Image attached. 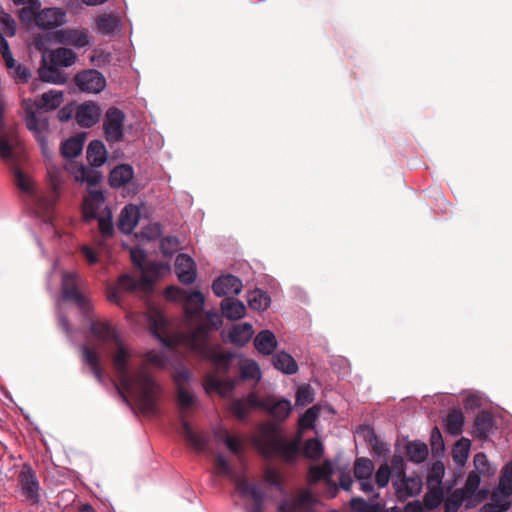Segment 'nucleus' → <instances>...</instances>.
Listing matches in <instances>:
<instances>
[{"instance_id": "11", "label": "nucleus", "mask_w": 512, "mask_h": 512, "mask_svg": "<svg viewBox=\"0 0 512 512\" xmlns=\"http://www.w3.org/2000/svg\"><path fill=\"white\" fill-rule=\"evenodd\" d=\"M248 402L281 421L290 415L292 409L290 401L286 399L275 401L272 397L259 398L255 392L248 394Z\"/></svg>"}, {"instance_id": "58", "label": "nucleus", "mask_w": 512, "mask_h": 512, "mask_svg": "<svg viewBox=\"0 0 512 512\" xmlns=\"http://www.w3.org/2000/svg\"><path fill=\"white\" fill-rule=\"evenodd\" d=\"M480 485V476L477 472L471 471L468 474L464 485V491H466V496L470 499L478 490Z\"/></svg>"}, {"instance_id": "57", "label": "nucleus", "mask_w": 512, "mask_h": 512, "mask_svg": "<svg viewBox=\"0 0 512 512\" xmlns=\"http://www.w3.org/2000/svg\"><path fill=\"white\" fill-rule=\"evenodd\" d=\"M264 479L269 485L275 487L281 493L285 492L284 487L281 482L280 473L277 469L272 468V467L266 468V470L264 472Z\"/></svg>"}, {"instance_id": "36", "label": "nucleus", "mask_w": 512, "mask_h": 512, "mask_svg": "<svg viewBox=\"0 0 512 512\" xmlns=\"http://www.w3.org/2000/svg\"><path fill=\"white\" fill-rule=\"evenodd\" d=\"M332 472L333 469L329 461H325L321 465L311 466L308 471L307 481L310 484H314L323 479L327 484H330Z\"/></svg>"}, {"instance_id": "50", "label": "nucleus", "mask_w": 512, "mask_h": 512, "mask_svg": "<svg viewBox=\"0 0 512 512\" xmlns=\"http://www.w3.org/2000/svg\"><path fill=\"white\" fill-rule=\"evenodd\" d=\"M319 409L316 406L310 407L298 421L299 433L306 429H312L318 418Z\"/></svg>"}, {"instance_id": "25", "label": "nucleus", "mask_w": 512, "mask_h": 512, "mask_svg": "<svg viewBox=\"0 0 512 512\" xmlns=\"http://www.w3.org/2000/svg\"><path fill=\"white\" fill-rule=\"evenodd\" d=\"M43 57H46L50 64L59 67L72 66L77 59V55L73 52V50L65 47H59L50 50L48 53H45Z\"/></svg>"}, {"instance_id": "37", "label": "nucleus", "mask_w": 512, "mask_h": 512, "mask_svg": "<svg viewBox=\"0 0 512 512\" xmlns=\"http://www.w3.org/2000/svg\"><path fill=\"white\" fill-rule=\"evenodd\" d=\"M84 136L78 135L65 140L61 145V154L64 158L77 157L83 149Z\"/></svg>"}, {"instance_id": "3", "label": "nucleus", "mask_w": 512, "mask_h": 512, "mask_svg": "<svg viewBox=\"0 0 512 512\" xmlns=\"http://www.w3.org/2000/svg\"><path fill=\"white\" fill-rule=\"evenodd\" d=\"M301 435L287 441L276 423L268 422L260 426L258 435L254 438V446L266 459L280 458L285 463H293L299 454Z\"/></svg>"}, {"instance_id": "4", "label": "nucleus", "mask_w": 512, "mask_h": 512, "mask_svg": "<svg viewBox=\"0 0 512 512\" xmlns=\"http://www.w3.org/2000/svg\"><path fill=\"white\" fill-rule=\"evenodd\" d=\"M64 100V93L60 90H50L41 95L40 99L32 102L25 100V122L27 128L34 134L40 144L43 154L47 151V134L49 122L47 112L60 107Z\"/></svg>"}, {"instance_id": "14", "label": "nucleus", "mask_w": 512, "mask_h": 512, "mask_svg": "<svg viewBox=\"0 0 512 512\" xmlns=\"http://www.w3.org/2000/svg\"><path fill=\"white\" fill-rule=\"evenodd\" d=\"M74 83L80 91L92 94L100 93L106 87L105 77L96 69L78 72L74 77Z\"/></svg>"}, {"instance_id": "34", "label": "nucleus", "mask_w": 512, "mask_h": 512, "mask_svg": "<svg viewBox=\"0 0 512 512\" xmlns=\"http://www.w3.org/2000/svg\"><path fill=\"white\" fill-rule=\"evenodd\" d=\"M182 430L186 440L198 451H204L208 444V439L202 433L194 432L189 422L182 416Z\"/></svg>"}, {"instance_id": "12", "label": "nucleus", "mask_w": 512, "mask_h": 512, "mask_svg": "<svg viewBox=\"0 0 512 512\" xmlns=\"http://www.w3.org/2000/svg\"><path fill=\"white\" fill-rule=\"evenodd\" d=\"M317 500L308 489H300L297 496L283 499L278 512H314Z\"/></svg>"}, {"instance_id": "43", "label": "nucleus", "mask_w": 512, "mask_h": 512, "mask_svg": "<svg viewBox=\"0 0 512 512\" xmlns=\"http://www.w3.org/2000/svg\"><path fill=\"white\" fill-rule=\"evenodd\" d=\"M471 443L467 438H461L458 440L453 448V459L456 463L463 465L468 457L470 452Z\"/></svg>"}, {"instance_id": "16", "label": "nucleus", "mask_w": 512, "mask_h": 512, "mask_svg": "<svg viewBox=\"0 0 512 512\" xmlns=\"http://www.w3.org/2000/svg\"><path fill=\"white\" fill-rule=\"evenodd\" d=\"M423 482L419 475L402 476L394 479L393 487L399 500L405 501L417 496L422 490Z\"/></svg>"}, {"instance_id": "41", "label": "nucleus", "mask_w": 512, "mask_h": 512, "mask_svg": "<svg viewBox=\"0 0 512 512\" xmlns=\"http://www.w3.org/2000/svg\"><path fill=\"white\" fill-rule=\"evenodd\" d=\"M407 456L415 463L423 462L428 456V448L425 443L414 441L407 445Z\"/></svg>"}, {"instance_id": "28", "label": "nucleus", "mask_w": 512, "mask_h": 512, "mask_svg": "<svg viewBox=\"0 0 512 512\" xmlns=\"http://www.w3.org/2000/svg\"><path fill=\"white\" fill-rule=\"evenodd\" d=\"M134 175L133 168L122 164L116 166L109 174V184L113 188H120L129 183Z\"/></svg>"}, {"instance_id": "18", "label": "nucleus", "mask_w": 512, "mask_h": 512, "mask_svg": "<svg viewBox=\"0 0 512 512\" xmlns=\"http://www.w3.org/2000/svg\"><path fill=\"white\" fill-rule=\"evenodd\" d=\"M66 14L59 8H45L36 16V26L43 30L55 29L65 23Z\"/></svg>"}, {"instance_id": "46", "label": "nucleus", "mask_w": 512, "mask_h": 512, "mask_svg": "<svg viewBox=\"0 0 512 512\" xmlns=\"http://www.w3.org/2000/svg\"><path fill=\"white\" fill-rule=\"evenodd\" d=\"M493 421L488 413H481L475 419V433L478 437L485 438L490 433Z\"/></svg>"}, {"instance_id": "21", "label": "nucleus", "mask_w": 512, "mask_h": 512, "mask_svg": "<svg viewBox=\"0 0 512 512\" xmlns=\"http://www.w3.org/2000/svg\"><path fill=\"white\" fill-rule=\"evenodd\" d=\"M175 273L183 284H191L196 279V265L187 254H179L175 260Z\"/></svg>"}, {"instance_id": "13", "label": "nucleus", "mask_w": 512, "mask_h": 512, "mask_svg": "<svg viewBox=\"0 0 512 512\" xmlns=\"http://www.w3.org/2000/svg\"><path fill=\"white\" fill-rule=\"evenodd\" d=\"M374 469L373 461L368 458L360 457L354 462V476L359 483V489L362 492L371 494L372 497L377 498L379 494L375 493L373 486Z\"/></svg>"}, {"instance_id": "20", "label": "nucleus", "mask_w": 512, "mask_h": 512, "mask_svg": "<svg viewBox=\"0 0 512 512\" xmlns=\"http://www.w3.org/2000/svg\"><path fill=\"white\" fill-rule=\"evenodd\" d=\"M56 40L65 45L83 48L89 45V33L86 29H62L56 32Z\"/></svg>"}, {"instance_id": "35", "label": "nucleus", "mask_w": 512, "mask_h": 512, "mask_svg": "<svg viewBox=\"0 0 512 512\" xmlns=\"http://www.w3.org/2000/svg\"><path fill=\"white\" fill-rule=\"evenodd\" d=\"M130 257L133 262V264L139 268L148 269L147 275L149 272H153V274L157 277L160 274V271L164 268V266L161 263H149L146 267H143V264L145 262L146 253L143 249L140 247H134L130 250Z\"/></svg>"}, {"instance_id": "10", "label": "nucleus", "mask_w": 512, "mask_h": 512, "mask_svg": "<svg viewBox=\"0 0 512 512\" xmlns=\"http://www.w3.org/2000/svg\"><path fill=\"white\" fill-rule=\"evenodd\" d=\"M17 480L25 500L31 505L38 504L40 501V484L34 469L30 465L24 464Z\"/></svg>"}, {"instance_id": "29", "label": "nucleus", "mask_w": 512, "mask_h": 512, "mask_svg": "<svg viewBox=\"0 0 512 512\" xmlns=\"http://www.w3.org/2000/svg\"><path fill=\"white\" fill-rule=\"evenodd\" d=\"M465 423L464 414L461 410L450 411L443 421V427L446 433L457 436L462 433Z\"/></svg>"}, {"instance_id": "32", "label": "nucleus", "mask_w": 512, "mask_h": 512, "mask_svg": "<svg viewBox=\"0 0 512 512\" xmlns=\"http://www.w3.org/2000/svg\"><path fill=\"white\" fill-rule=\"evenodd\" d=\"M83 361L89 365L91 372L93 373L94 377L97 379L99 383H103L104 377H103V371L100 366L99 357L97 352L94 349H91L90 347L86 345L81 346Z\"/></svg>"}, {"instance_id": "51", "label": "nucleus", "mask_w": 512, "mask_h": 512, "mask_svg": "<svg viewBox=\"0 0 512 512\" xmlns=\"http://www.w3.org/2000/svg\"><path fill=\"white\" fill-rule=\"evenodd\" d=\"M350 507L352 512H380L381 509L379 503H369L360 497L352 498Z\"/></svg>"}, {"instance_id": "45", "label": "nucleus", "mask_w": 512, "mask_h": 512, "mask_svg": "<svg viewBox=\"0 0 512 512\" xmlns=\"http://www.w3.org/2000/svg\"><path fill=\"white\" fill-rule=\"evenodd\" d=\"M251 408H258L248 402V395L244 399H234L230 402L229 409L237 418L244 419Z\"/></svg>"}, {"instance_id": "22", "label": "nucleus", "mask_w": 512, "mask_h": 512, "mask_svg": "<svg viewBox=\"0 0 512 512\" xmlns=\"http://www.w3.org/2000/svg\"><path fill=\"white\" fill-rule=\"evenodd\" d=\"M212 290L219 297L237 295L242 290V282L231 274L223 275L213 282Z\"/></svg>"}, {"instance_id": "5", "label": "nucleus", "mask_w": 512, "mask_h": 512, "mask_svg": "<svg viewBox=\"0 0 512 512\" xmlns=\"http://www.w3.org/2000/svg\"><path fill=\"white\" fill-rule=\"evenodd\" d=\"M87 159L92 167L78 163H70L66 169L73 175L75 181L87 184L88 187L96 185L100 179V173L95 169L102 166L107 159L105 145L100 140H93L87 147Z\"/></svg>"}, {"instance_id": "38", "label": "nucleus", "mask_w": 512, "mask_h": 512, "mask_svg": "<svg viewBox=\"0 0 512 512\" xmlns=\"http://www.w3.org/2000/svg\"><path fill=\"white\" fill-rule=\"evenodd\" d=\"M247 302L251 309L256 311H264L270 306L271 299L265 291L261 289H255L248 293Z\"/></svg>"}, {"instance_id": "49", "label": "nucleus", "mask_w": 512, "mask_h": 512, "mask_svg": "<svg viewBox=\"0 0 512 512\" xmlns=\"http://www.w3.org/2000/svg\"><path fill=\"white\" fill-rule=\"evenodd\" d=\"M177 401L180 406V418H185L184 410L192 407L195 404L196 398L193 393L187 390L185 387H179L177 389Z\"/></svg>"}, {"instance_id": "55", "label": "nucleus", "mask_w": 512, "mask_h": 512, "mask_svg": "<svg viewBox=\"0 0 512 512\" xmlns=\"http://www.w3.org/2000/svg\"><path fill=\"white\" fill-rule=\"evenodd\" d=\"M180 246L179 240L174 236H167L161 240L160 249L163 255L172 256L174 255Z\"/></svg>"}, {"instance_id": "23", "label": "nucleus", "mask_w": 512, "mask_h": 512, "mask_svg": "<svg viewBox=\"0 0 512 512\" xmlns=\"http://www.w3.org/2000/svg\"><path fill=\"white\" fill-rule=\"evenodd\" d=\"M90 332L97 340L103 343H116L122 339L118 330L108 321L91 320Z\"/></svg>"}, {"instance_id": "63", "label": "nucleus", "mask_w": 512, "mask_h": 512, "mask_svg": "<svg viewBox=\"0 0 512 512\" xmlns=\"http://www.w3.org/2000/svg\"><path fill=\"white\" fill-rule=\"evenodd\" d=\"M474 466L478 474H488L490 472V465L487 456L484 453H477L473 460Z\"/></svg>"}, {"instance_id": "8", "label": "nucleus", "mask_w": 512, "mask_h": 512, "mask_svg": "<svg viewBox=\"0 0 512 512\" xmlns=\"http://www.w3.org/2000/svg\"><path fill=\"white\" fill-rule=\"evenodd\" d=\"M165 296L169 300L184 302V311L188 321L197 320L201 316L205 299L200 291H192L187 294L184 289L170 286L166 288Z\"/></svg>"}, {"instance_id": "62", "label": "nucleus", "mask_w": 512, "mask_h": 512, "mask_svg": "<svg viewBox=\"0 0 512 512\" xmlns=\"http://www.w3.org/2000/svg\"><path fill=\"white\" fill-rule=\"evenodd\" d=\"M215 471L218 475L231 477L232 476V469L228 463V461L225 459V457L221 454H218L215 459L214 463Z\"/></svg>"}, {"instance_id": "30", "label": "nucleus", "mask_w": 512, "mask_h": 512, "mask_svg": "<svg viewBox=\"0 0 512 512\" xmlns=\"http://www.w3.org/2000/svg\"><path fill=\"white\" fill-rule=\"evenodd\" d=\"M221 311L227 319L238 320L244 317L246 307L243 302L237 299L226 298L221 303Z\"/></svg>"}, {"instance_id": "1", "label": "nucleus", "mask_w": 512, "mask_h": 512, "mask_svg": "<svg viewBox=\"0 0 512 512\" xmlns=\"http://www.w3.org/2000/svg\"><path fill=\"white\" fill-rule=\"evenodd\" d=\"M209 324H199L192 332L176 333L172 336H162L165 331L166 319L160 312L153 315V334L166 347L172 349L178 345L188 347L214 366V372L205 376L203 387L206 393L217 392L222 397L229 396L235 386L232 379H222L231 365L233 355L224 353L219 346H212L208 341L210 330L219 329L222 324L220 315L215 311H207Z\"/></svg>"}, {"instance_id": "40", "label": "nucleus", "mask_w": 512, "mask_h": 512, "mask_svg": "<svg viewBox=\"0 0 512 512\" xmlns=\"http://www.w3.org/2000/svg\"><path fill=\"white\" fill-rule=\"evenodd\" d=\"M464 489H455L444 499V512H458L464 502H468Z\"/></svg>"}, {"instance_id": "48", "label": "nucleus", "mask_w": 512, "mask_h": 512, "mask_svg": "<svg viewBox=\"0 0 512 512\" xmlns=\"http://www.w3.org/2000/svg\"><path fill=\"white\" fill-rule=\"evenodd\" d=\"M99 231L103 238L111 237L113 234L112 212L108 207L104 208L103 215L96 218Z\"/></svg>"}, {"instance_id": "42", "label": "nucleus", "mask_w": 512, "mask_h": 512, "mask_svg": "<svg viewBox=\"0 0 512 512\" xmlns=\"http://www.w3.org/2000/svg\"><path fill=\"white\" fill-rule=\"evenodd\" d=\"M240 376L242 379L258 381L261 378L259 365L251 359L240 362Z\"/></svg>"}, {"instance_id": "6", "label": "nucleus", "mask_w": 512, "mask_h": 512, "mask_svg": "<svg viewBox=\"0 0 512 512\" xmlns=\"http://www.w3.org/2000/svg\"><path fill=\"white\" fill-rule=\"evenodd\" d=\"M83 279L76 271H65L61 277V292L65 300L73 302L85 317L90 318L93 305L82 292Z\"/></svg>"}, {"instance_id": "26", "label": "nucleus", "mask_w": 512, "mask_h": 512, "mask_svg": "<svg viewBox=\"0 0 512 512\" xmlns=\"http://www.w3.org/2000/svg\"><path fill=\"white\" fill-rule=\"evenodd\" d=\"M59 66L50 64L46 57H43V64L38 69L39 78L48 83L65 84L68 80L67 75L59 69Z\"/></svg>"}, {"instance_id": "52", "label": "nucleus", "mask_w": 512, "mask_h": 512, "mask_svg": "<svg viewBox=\"0 0 512 512\" xmlns=\"http://www.w3.org/2000/svg\"><path fill=\"white\" fill-rule=\"evenodd\" d=\"M162 234V227L159 223H149L146 226L142 227L139 233L136 234L137 238L142 240H156Z\"/></svg>"}, {"instance_id": "17", "label": "nucleus", "mask_w": 512, "mask_h": 512, "mask_svg": "<svg viewBox=\"0 0 512 512\" xmlns=\"http://www.w3.org/2000/svg\"><path fill=\"white\" fill-rule=\"evenodd\" d=\"M105 198L99 190H89L88 196L82 204V214L86 222L103 215Z\"/></svg>"}, {"instance_id": "27", "label": "nucleus", "mask_w": 512, "mask_h": 512, "mask_svg": "<svg viewBox=\"0 0 512 512\" xmlns=\"http://www.w3.org/2000/svg\"><path fill=\"white\" fill-rule=\"evenodd\" d=\"M254 346L259 353L271 355L277 347V340L274 333L270 330L260 331L254 338Z\"/></svg>"}, {"instance_id": "59", "label": "nucleus", "mask_w": 512, "mask_h": 512, "mask_svg": "<svg viewBox=\"0 0 512 512\" xmlns=\"http://www.w3.org/2000/svg\"><path fill=\"white\" fill-rule=\"evenodd\" d=\"M391 477V469L387 463L380 465L375 472V482L378 488H384L388 485Z\"/></svg>"}, {"instance_id": "64", "label": "nucleus", "mask_w": 512, "mask_h": 512, "mask_svg": "<svg viewBox=\"0 0 512 512\" xmlns=\"http://www.w3.org/2000/svg\"><path fill=\"white\" fill-rule=\"evenodd\" d=\"M444 469L442 465L434 466L427 477L428 486L441 487Z\"/></svg>"}, {"instance_id": "15", "label": "nucleus", "mask_w": 512, "mask_h": 512, "mask_svg": "<svg viewBox=\"0 0 512 512\" xmlns=\"http://www.w3.org/2000/svg\"><path fill=\"white\" fill-rule=\"evenodd\" d=\"M124 113L115 107L109 108L104 119L105 138L108 142H119L123 139Z\"/></svg>"}, {"instance_id": "54", "label": "nucleus", "mask_w": 512, "mask_h": 512, "mask_svg": "<svg viewBox=\"0 0 512 512\" xmlns=\"http://www.w3.org/2000/svg\"><path fill=\"white\" fill-rule=\"evenodd\" d=\"M314 401V392L309 385L300 386L296 392V405L306 406Z\"/></svg>"}, {"instance_id": "33", "label": "nucleus", "mask_w": 512, "mask_h": 512, "mask_svg": "<svg viewBox=\"0 0 512 512\" xmlns=\"http://www.w3.org/2000/svg\"><path fill=\"white\" fill-rule=\"evenodd\" d=\"M253 336V327L249 323H241L232 327L229 332L230 341L238 346H244Z\"/></svg>"}, {"instance_id": "31", "label": "nucleus", "mask_w": 512, "mask_h": 512, "mask_svg": "<svg viewBox=\"0 0 512 512\" xmlns=\"http://www.w3.org/2000/svg\"><path fill=\"white\" fill-rule=\"evenodd\" d=\"M272 361L274 367L284 374L292 375L298 371L297 362L290 354L284 351L274 354Z\"/></svg>"}, {"instance_id": "24", "label": "nucleus", "mask_w": 512, "mask_h": 512, "mask_svg": "<svg viewBox=\"0 0 512 512\" xmlns=\"http://www.w3.org/2000/svg\"><path fill=\"white\" fill-rule=\"evenodd\" d=\"M140 219V210L136 205L128 204L122 210L118 218V229L124 234H130Z\"/></svg>"}, {"instance_id": "44", "label": "nucleus", "mask_w": 512, "mask_h": 512, "mask_svg": "<svg viewBox=\"0 0 512 512\" xmlns=\"http://www.w3.org/2000/svg\"><path fill=\"white\" fill-rule=\"evenodd\" d=\"M428 492L424 496V504L429 509H435L443 502L444 493L441 487L428 486Z\"/></svg>"}, {"instance_id": "9", "label": "nucleus", "mask_w": 512, "mask_h": 512, "mask_svg": "<svg viewBox=\"0 0 512 512\" xmlns=\"http://www.w3.org/2000/svg\"><path fill=\"white\" fill-rule=\"evenodd\" d=\"M148 269H143L142 276L139 280L134 279L128 274L121 275L115 285L107 287L106 296L110 303L122 306V295L124 292L134 291L141 286H150L153 283L147 275Z\"/></svg>"}, {"instance_id": "19", "label": "nucleus", "mask_w": 512, "mask_h": 512, "mask_svg": "<svg viewBox=\"0 0 512 512\" xmlns=\"http://www.w3.org/2000/svg\"><path fill=\"white\" fill-rule=\"evenodd\" d=\"M101 109L94 102L77 104L76 122L83 128L94 126L100 119Z\"/></svg>"}, {"instance_id": "7", "label": "nucleus", "mask_w": 512, "mask_h": 512, "mask_svg": "<svg viewBox=\"0 0 512 512\" xmlns=\"http://www.w3.org/2000/svg\"><path fill=\"white\" fill-rule=\"evenodd\" d=\"M16 139L11 135L8 137L4 131V113H0V158L7 163H14L13 145ZM13 171L16 186L23 192L34 196V183L22 171L13 164Z\"/></svg>"}, {"instance_id": "47", "label": "nucleus", "mask_w": 512, "mask_h": 512, "mask_svg": "<svg viewBox=\"0 0 512 512\" xmlns=\"http://www.w3.org/2000/svg\"><path fill=\"white\" fill-rule=\"evenodd\" d=\"M324 452L323 445L318 439H308L304 443L303 453L306 458L318 460Z\"/></svg>"}, {"instance_id": "61", "label": "nucleus", "mask_w": 512, "mask_h": 512, "mask_svg": "<svg viewBox=\"0 0 512 512\" xmlns=\"http://www.w3.org/2000/svg\"><path fill=\"white\" fill-rule=\"evenodd\" d=\"M0 24L2 26L3 31L9 37H12L16 33V22L13 17L8 13H2L0 15Z\"/></svg>"}, {"instance_id": "60", "label": "nucleus", "mask_w": 512, "mask_h": 512, "mask_svg": "<svg viewBox=\"0 0 512 512\" xmlns=\"http://www.w3.org/2000/svg\"><path fill=\"white\" fill-rule=\"evenodd\" d=\"M0 53L2 54L5 65L8 69H12L15 65V59L11 53L9 44L0 32Z\"/></svg>"}, {"instance_id": "56", "label": "nucleus", "mask_w": 512, "mask_h": 512, "mask_svg": "<svg viewBox=\"0 0 512 512\" xmlns=\"http://www.w3.org/2000/svg\"><path fill=\"white\" fill-rule=\"evenodd\" d=\"M24 7L19 11V19L23 24H30L32 21L36 23V16L38 14V10L40 4L38 5H23Z\"/></svg>"}, {"instance_id": "2", "label": "nucleus", "mask_w": 512, "mask_h": 512, "mask_svg": "<svg viewBox=\"0 0 512 512\" xmlns=\"http://www.w3.org/2000/svg\"><path fill=\"white\" fill-rule=\"evenodd\" d=\"M116 351L112 356L113 366L121 387L135 396L140 412L145 416L158 414L157 402L161 395L160 386L152 376L142 367L136 374H130L131 349L122 339L114 343Z\"/></svg>"}, {"instance_id": "53", "label": "nucleus", "mask_w": 512, "mask_h": 512, "mask_svg": "<svg viewBox=\"0 0 512 512\" xmlns=\"http://www.w3.org/2000/svg\"><path fill=\"white\" fill-rule=\"evenodd\" d=\"M498 489L505 496L512 495V467L506 466L502 470Z\"/></svg>"}, {"instance_id": "39", "label": "nucleus", "mask_w": 512, "mask_h": 512, "mask_svg": "<svg viewBox=\"0 0 512 512\" xmlns=\"http://www.w3.org/2000/svg\"><path fill=\"white\" fill-rule=\"evenodd\" d=\"M119 19L112 14H101L96 19L97 31L103 35H112L119 28Z\"/></svg>"}]
</instances>
